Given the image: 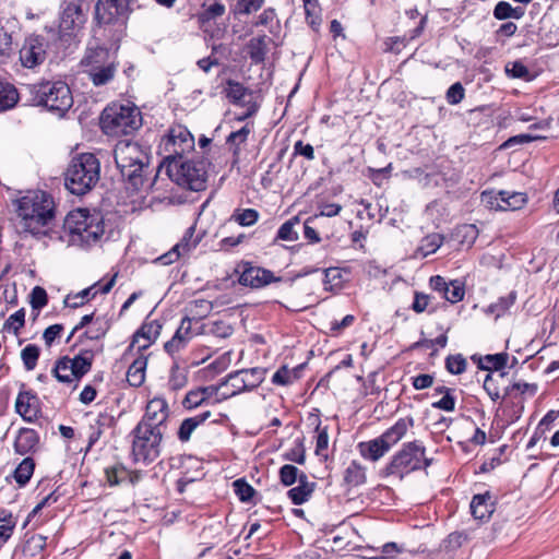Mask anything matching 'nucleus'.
<instances>
[{"instance_id":"f257e3e1","label":"nucleus","mask_w":559,"mask_h":559,"mask_svg":"<svg viewBox=\"0 0 559 559\" xmlns=\"http://www.w3.org/2000/svg\"><path fill=\"white\" fill-rule=\"evenodd\" d=\"M19 226L33 236L47 235L55 217V203L45 191H28L17 200Z\"/></svg>"},{"instance_id":"f03ea898","label":"nucleus","mask_w":559,"mask_h":559,"mask_svg":"<svg viewBox=\"0 0 559 559\" xmlns=\"http://www.w3.org/2000/svg\"><path fill=\"white\" fill-rule=\"evenodd\" d=\"M100 177V163L92 153H83L72 158L66 171V187L76 195L92 190Z\"/></svg>"},{"instance_id":"7ed1b4c3","label":"nucleus","mask_w":559,"mask_h":559,"mask_svg":"<svg viewBox=\"0 0 559 559\" xmlns=\"http://www.w3.org/2000/svg\"><path fill=\"white\" fill-rule=\"evenodd\" d=\"M114 155L122 177L138 190L143 185V170L148 165L146 151L138 142L120 141L115 147Z\"/></svg>"},{"instance_id":"20e7f679","label":"nucleus","mask_w":559,"mask_h":559,"mask_svg":"<svg viewBox=\"0 0 559 559\" xmlns=\"http://www.w3.org/2000/svg\"><path fill=\"white\" fill-rule=\"evenodd\" d=\"M64 228L69 231L70 241L79 246H92L104 235L105 227L99 214H91L86 210L70 212L64 221Z\"/></svg>"},{"instance_id":"39448f33","label":"nucleus","mask_w":559,"mask_h":559,"mask_svg":"<svg viewBox=\"0 0 559 559\" xmlns=\"http://www.w3.org/2000/svg\"><path fill=\"white\" fill-rule=\"evenodd\" d=\"M32 100L62 117L73 105L69 85L63 81H46L28 86Z\"/></svg>"},{"instance_id":"423d86ee","label":"nucleus","mask_w":559,"mask_h":559,"mask_svg":"<svg viewBox=\"0 0 559 559\" xmlns=\"http://www.w3.org/2000/svg\"><path fill=\"white\" fill-rule=\"evenodd\" d=\"M142 126V116L138 107L131 104H111L100 116V127L110 136L132 133Z\"/></svg>"},{"instance_id":"0eeeda50","label":"nucleus","mask_w":559,"mask_h":559,"mask_svg":"<svg viewBox=\"0 0 559 559\" xmlns=\"http://www.w3.org/2000/svg\"><path fill=\"white\" fill-rule=\"evenodd\" d=\"M209 163L204 158L179 160L171 159L168 175L178 186L192 191H202L206 187Z\"/></svg>"},{"instance_id":"6e6552de","label":"nucleus","mask_w":559,"mask_h":559,"mask_svg":"<svg viewBox=\"0 0 559 559\" xmlns=\"http://www.w3.org/2000/svg\"><path fill=\"white\" fill-rule=\"evenodd\" d=\"M431 461L425 456V448L420 442L414 441L403 448L392 457L383 473L385 476H396L402 479L405 475L427 467Z\"/></svg>"},{"instance_id":"1a4fd4ad","label":"nucleus","mask_w":559,"mask_h":559,"mask_svg":"<svg viewBox=\"0 0 559 559\" xmlns=\"http://www.w3.org/2000/svg\"><path fill=\"white\" fill-rule=\"evenodd\" d=\"M132 455L134 461L151 463L160 454L163 431L147 428L144 424H138L133 430Z\"/></svg>"},{"instance_id":"9d476101","label":"nucleus","mask_w":559,"mask_h":559,"mask_svg":"<svg viewBox=\"0 0 559 559\" xmlns=\"http://www.w3.org/2000/svg\"><path fill=\"white\" fill-rule=\"evenodd\" d=\"M82 62L87 67L88 78L95 86L105 85L115 76L116 64L106 48H88Z\"/></svg>"},{"instance_id":"9b49d317","label":"nucleus","mask_w":559,"mask_h":559,"mask_svg":"<svg viewBox=\"0 0 559 559\" xmlns=\"http://www.w3.org/2000/svg\"><path fill=\"white\" fill-rule=\"evenodd\" d=\"M194 147V138L190 131L181 124L173 126L167 134H165L159 143L160 153L165 154V158L177 159Z\"/></svg>"},{"instance_id":"f8f14e48","label":"nucleus","mask_w":559,"mask_h":559,"mask_svg":"<svg viewBox=\"0 0 559 559\" xmlns=\"http://www.w3.org/2000/svg\"><path fill=\"white\" fill-rule=\"evenodd\" d=\"M92 367L91 355H78L74 358L62 357L56 361L52 373L59 382L79 381Z\"/></svg>"},{"instance_id":"ddd939ff","label":"nucleus","mask_w":559,"mask_h":559,"mask_svg":"<svg viewBox=\"0 0 559 559\" xmlns=\"http://www.w3.org/2000/svg\"><path fill=\"white\" fill-rule=\"evenodd\" d=\"M84 0H72L68 2L61 13L59 29L62 36L75 37L85 23Z\"/></svg>"},{"instance_id":"4468645a","label":"nucleus","mask_w":559,"mask_h":559,"mask_svg":"<svg viewBox=\"0 0 559 559\" xmlns=\"http://www.w3.org/2000/svg\"><path fill=\"white\" fill-rule=\"evenodd\" d=\"M202 333L201 322L194 318H183L175 335L165 343V350L174 356L181 352L190 343V341Z\"/></svg>"},{"instance_id":"2eb2a0df","label":"nucleus","mask_w":559,"mask_h":559,"mask_svg":"<svg viewBox=\"0 0 559 559\" xmlns=\"http://www.w3.org/2000/svg\"><path fill=\"white\" fill-rule=\"evenodd\" d=\"M48 41L38 35L25 38L20 49V61L23 67L34 69L40 66L47 58Z\"/></svg>"},{"instance_id":"dca6fc26","label":"nucleus","mask_w":559,"mask_h":559,"mask_svg":"<svg viewBox=\"0 0 559 559\" xmlns=\"http://www.w3.org/2000/svg\"><path fill=\"white\" fill-rule=\"evenodd\" d=\"M313 217L304 213H298L285 222L278 229L276 239L284 241H295L298 238L297 226H301L307 239L314 240V228L312 227Z\"/></svg>"},{"instance_id":"f3484780","label":"nucleus","mask_w":559,"mask_h":559,"mask_svg":"<svg viewBox=\"0 0 559 559\" xmlns=\"http://www.w3.org/2000/svg\"><path fill=\"white\" fill-rule=\"evenodd\" d=\"M169 416L168 404L164 399L154 397L148 401L145 414L139 424H144L147 428L165 431V424Z\"/></svg>"},{"instance_id":"a211bd4d","label":"nucleus","mask_w":559,"mask_h":559,"mask_svg":"<svg viewBox=\"0 0 559 559\" xmlns=\"http://www.w3.org/2000/svg\"><path fill=\"white\" fill-rule=\"evenodd\" d=\"M126 0H98L95 5V19L98 24L116 23L126 12Z\"/></svg>"},{"instance_id":"6ab92c4d","label":"nucleus","mask_w":559,"mask_h":559,"mask_svg":"<svg viewBox=\"0 0 559 559\" xmlns=\"http://www.w3.org/2000/svg\"><path fill=\"white\" fill-rule=\"evenodd\" d=\"M265 371L262 368L238 370L230 373L229 383L238 393L257 388L264 380Z\"/></svg>"},{"instance_id":"aec40b11","label":"nucleus","mask_w":559,"mask_h":559,"mask_svg":"<svg viewBox=\"0 0 559 559\" xmlns=\"http://www.w3.org/2000/svg\"><path fill=\"white\" fill-rule=\"evenodd\" d=\"M274 281L276 277L271 271L251 264L245 266L239 277L240 284L254 288L263 287Z\"/></svg>"},{"instance_id":"412c9836","label":"nucleus","mask_w":559,"mask_h":559,"mask_svg":"<svg viewBox=\"0 0 559 559\" xmlns=\"http://www.w3.org/2000/svg\"><path fill=\"white\" fill-rule=\"evenodd\" d=\"M469 508L475 520L486 522L495 511L493 496L489 491L475 495L471 501Z\"/></svg>"},{"instance_id":"4be33fe9","label":"nucleus","mask_w":559,"mask_h":559,"mask_svg":"<svg viewBox=\"0 0 559 559\" xmlns=\"http://www.w3.org/2000/svg\"><path fill=\"white\" fill-rule=\"evenodd\" d=\"M16 412L27 421H34L39 415L38 399L29 392H21L15 402Z\"/></svg>"},{"instance_id":"5701e85b","label":"nucleus","mask_w":559,"mask_h":559,"mask_svg":"<svg viewBox=\"0 0 559 559\" xmlns=\"http://www.w3.org/2000/svg\"><path fill=\"white\" fill-rule=\"evenodd\" d=\"M317 462L324 463V471L320 479H328L333 468V457L328 453L329 436L326 429H320L317 426Z\"/></svg>"},{"instance_id":"b1692460","label":"nucleus","mask_w":559,"mask_h":559,"mask_svg":"<svg viewBox=\"0 0 559 559\" xmlns=\"http://www.w3.org/2000/svg\"><path fill=\"white\" fill-rule=\"evenodd\" d=\"M194 230L189 228L180 242H178L171 251L162 255L159 260L163 264H169L176 261L179 257L189 253L198 245V240L193 238Z\"/></svg>"},{"instance_id":"393cba45","label":"nucleus","mask_w":559,"mask_h":559,"mask_svg":"<svg viewBox=\"0 0 559 559\" xmlns=\"http://www.w3.org/2000/svg\"><path fill=\"white\" fill-rule=\"evenodd\" d=\"M38 433L31 428H21L14 441V449L19 454L34 452L38 445Z\"/></svg>"},{"instance_id":"a878e982","label":"nucleus","mask_w":559,"mask_h":559,"mask_svg":"<svg viewBox=\"0 0 559 559\" xmlns=\"http://www.w3.org/2000/svg\"><path fill=\"white\" fill-rule=\"evenodd\" d=\"M358 450L362 457L376 462L389 452L390 449L380 436L372 440L358 443Z\"/></svg>"},{"instance_id":"bb28decb","label":"nucleus","mask_w":559,"mask_h":559,"mask_svg":"<svg viewBox=\"0 0 559 559\" xmlns=\"http://www.w3.org/2000/svg\"><path fill=\"white\" fill-rule=\"evenodd\" d=\"M412 426V418H400L391 428L381 435V438L386 443L389 449H391L406 435L408 428Z\"/></svg>"},{"instance_id":"cd10ccee","label":"nucleus","mask_w":559,"mask_h":559,"mask_svg":"<svg viewBox=\"0 0 559 559\" xmlns=\"http://www.w3.org/2000/svg\"><path fill=\"white\" fill-rule=\"evenodd\" d=\"M115 424V417L105 412L99 413L94 420V424H91L90 429L91 432L88 435V447L95 444L102 437L104 430L106 428H110Z\"/></svg>"},{"instance_id":"c85d7f7f","label":"nucleus","mask_w":559,"mask_h":559,"mask_svg":"<svg viewBox=\"0 0 559 559\" xmlns=\"http://www.w3.org/2000/svg\"><path fill=\"white\" fill-rule=\"evenodd\" d=\"M211 416V412H204L193 417L186 418L181 421L178 429V439L181 442H187L190 440L192 433L195 429L202 425L209 417Z\"/></svg>"},{"instance_id":"c756f323","label":"nucleus","mask_w":559,"mask_h":559,"mask_svg":"<svg viewBox=\"0 0 559 559\" xmlns=\"http://www.w3.org/2000/svg\"><path fill=\"white\" fill-rule=\"evenodd\" d=\"M147 360L145 357L140 356L136 358L127 371V381L132 386H140L145 380V369Z\"/></svg>"},{"instance_id":"7c9ffc66","label":"nucleus","mask_w":559,"mask_h":559,"mask_svg":"<svg viewBox=\"0 0 559 559\" xmlns=\"http://www.w3.org/2000/svg\"><path fill=\"white\" fill-rule=\"evenodd\" d=\"M478 228L474 224H463L455 227L454 239L462 246L471 248L478 237Z\"/></svg>"},{"instance_id":"2f4dec72","label":"nucleus","mask_w":559,"mask_h":559,"mask_svg":"<svg viewBox=\"0 0 559 559\" xmlns=\"http://www.w3.org/2000/svg\"><path fill=\"white\" fill-rule=\"evenodd\" d=\"M501 202H502V211H515L522 209L526 202L527 197L523 192L515 191H500Z\"/></svg>"},{"instance_id":"473e14b6","label":"nucleus","mask_w":559,"mask_h":559,"mask_svg":"<svg viewBox=\"0 0 559 559\" xmlns=\"http://www.w3.org/2000/svg\"><path fill=\"white\" fill-rule=\"evenodd\" d=\"M116 282V275H114L109 281H107L105 284L96 283L93 286L83 289L74 298L80 299V301L73 302L74 307H78L80 305L84 304V299L88 298L90 296L95 297L98 293L107 294L111 290Z\"/></svg>"},{"instance_id":"72a5a7b5","label":"nucleus","mask_w":559,"mask_h":559,"mask_svg":"<svg viewBox=\"0 0 559 559\" xmlns=\"http://www.w3.org/2000/svg\"><path fill=\"white\" fill-rule=\"evenodd\" d=\"M248 55L255 63L262 62L267 51V36H258L249 40Z\"/></svg>"},{"instance_id":"f704fd0d","label":"nucleus","mask_w":559,"mask_h":559,"mask_svg":"<svg viewBox=\"0 0 559 559\" xmlns=\"http://www.w3.org/2000/svg\"><path fill=\"white\" fill-rule=\"evenodd\" d=\"M344 480L346 481V484L353 487H357L365 484L366 468L356 461H353L345 471Z\"/></svg>"},{"instance_id":"c9c22d12","label":"nucleus","mask_w":559,"mask_h":559,"mask_svg":"<svg viewBox=\"0 0 559 559\" xmlns=\"http://www.w3.org/2000/svg\"><path fill=\"white\" fill-rule=\"evenodd\" d=\"M19 93L16 88L7 82L0 81V110H7L16 105Z\"/></svg>"},{"instance_id":"e433bc0d","label":"nucleus","mask_w":559,"mask_h":559,"mask_svg":"<svg viewBox=\"0 0 559 559\" xmlns=\"http://www.w3.org/2000/svg\"><path fill=\"white\" fill-rule=\"evenodd\" d=\"M188 383V370L178 364H174L168 379V386L171 391H179Z\"/></svg>"},{"instance_id":"4c0bfd02","label":"nucleus","mask_w":559,"mask_h":559,"mask_svg":"<svg viewBox=\"0 0 559 559\" xmlns=\"http://www.w3.org/2000/svg\"><path fill=\"white\" fill-rule=\"evenodd\" d=\"M509 355L507 353H499L495 355H486L479 358V368L484 370H501L508 364Z\"/></svg>"},{"instance_id":"58836bf2","label":"nucleus","mask_w":559,"mask_h":559,"mask_svg":"<svg viewBox=\"0 0 559 559\" xmlns=\"http://www.w3.org/2000/svg\"><path fill=\"white\" fill-rule=\"evenodd\" d=\"M34 468H35L34 460L32 457H25L17 465V467L15 468V471L13 473V477H14L15 481L20 486H25L29 481V479L34 473Z\"/></svg>"},{"instance_id":"ea45409f","label":"nucleus","mask_w":559,"mask_h":559,"mask_svg":"<svg viewBox=\"0 0 559 559\" xmlns=\"http://www.w3.org/2000/svg\"><path fill=\"white\" fill-rule=\"evenodd\" d=\"M162 325L157 321L145 322L135 333V342L145 338L146 344H153L160 333Z\"/></svg>"},{"instance_id":"a19ab883","label":"nucleus","mask_w":559,"mask_h":559,"mask_svg":"<svg viewBox=\"0 0 559 559\" xmlns=\"http://www.w3.org/2000/svg\"><path fill=\"white\" fill-rule=\"evenodd\" d=\"M443 236L438 233L430 234L426 236L418 247V252L423 257H428L429 254L435 253L443 243Z\"/></svg>"},{"instance_id":"79ce46f5","label":"nucleus","mask_w":559,"mask_h":559,"mask_svg":"<svg viewBox=\"0 0 559 559\" xmlns=\"http://www.w3.org/2000/svg\"><path fill=\"white\" fill-rule=\"evenodd\" d=\"M252 128L249 124L243 126L241 129L231 132L227 138V143L233 148L234 155L237 156L241 150V145L247 141Z\"/></svg>"},{"instance_id":"37998d69","label":"nucleus","mask_w":559,"mask_h":559,"mask_svg":"<svg viewBox=\"0 0 559 559\" xmlns=\"http://www.w3.org/2000/svg\"><path fill=\"white\" fill-rule=\"evenodd\" d=\"M258 219L259 213L253 209L236 210L230 216V221L245 227L254 225Z\"/></svg>"},{"instance_id":"c03bdc74","label":"nucleus","mask_w":559,"mask_h":559,"mask_svg":"<svg viewBox=\"0 0 559 559\" xmlns=\"http://www.w3.org/2000/svg\"><path fill=\"white\" fill-rule=\"evenodd\" d=\"M106 480L110 486H117L127 481L129 469L123 465L117 464L105 469Z\"/></svg>"},{"instance_id":"a18cd8bd","label":"nucleus","mask_w":559,"mask_h":559,"mask_svg":"<svg viewBox=\"0 0 559 559\" xmlns=\"http://www.w3.org/2000/svg\"><path fill=\"white\" fill-rule=\"evenodd\" d=\"M305 476L300 475V485L288 490V496L295 504H301L307 501L311 495V487L305 483Z\"/></svg>"},{"instance_id":"49530a36","label":"nucleus","mask_w":559,"mask_h":559,"mask_svg":"<svg viewBox=\"0 0 559 559\" xmlns=\"http://www.w3.org/2000/svg\"><path fill=\"white\" fill-rule=\"evenodd\" d=\"M227 97L235 104H245L249 95L248 90L240 83L228 81L226 87Z\"/></svg>"},{"instance_id":"de8ad7c7","label":"nucleus","mask_w":559,"mask_h":559,"mask_svg":"<svg viewBox=\"0 0 559 559\" xmlns=\"http://www.w3.org/2000/svg\"><path fill=\"white\" fill-rule=\"evenodd\" d=\"M343 278L341 270L330 267L324 271L323 287L325 290H337L342 288Z\"/></svg>"},{"instance_id":"09e8293b","label":"nucleus","mask_w":559,"mask_h":559,"mask_svg":"<svg viewBox=\"0 0 559 559\" xmlns=\"http://www.w3.org/2000/svg\"><path fill=\"white\" fill-rule=\"evenodd\" d=\"M39 357V348L34 344L26 345L21 352V358L26 370H33Z\"/></svg>"},{"instance_id":"8fccbe9b","label":"nucleus","mask_w":559,"mask_h":559,"mask_svg":"<svg viewBox=\"0 0 559 559\" xmlns=\"http://www.w3.org/2000/svg\"><path fill=\"white\" fill-rule=\"evenodd\" d=\"M108 328H109V325L106 320H104L102 318H96L87 326V330L85 331V336L90 340H99L103 336H105V334L108 331Z\"/></svg>"},{"instance_id":"3c124183","label":"nucleus","mask_w":559,"mask_h":559,"mask_svg":"<svg viewBox=\"0 0 559 559\" xmlns=\"http://www.w3.org/2000/svg\"><path fill=\"white\" fill-rule=\"evenodd\" d=\"M468 542V535L465 532H453L448 535V537L443 540L442 547L447 551H455L460 547H462L465 543Z\"/></svg>"},{"instance_id":"603ef678","label":"nucleus","mask_w":559,"mask_h":559,"mask_svg":"<svg viewBox=\"0 0 559 559\" xmlns=\"http://www.w3.org/2000/svg\"><path fill=\"white\" fill-rule=\"evenodd\" d=\"M376 552L371 556V559H394L401 551L402 548L395 543H386L378 549H373Z\"/></svg>"},{"instance_id":"864d4df0","label":"nucleus","mask_w":559,"mask_h":559,"mask_svg":"<svg viewBox=\"0 0 559 559\" xmlns=\"http://www.w3.org/2000/svg\"><path fill=\"white\" fill-rule=\"evenodd\" d=\"M515 296L511 293L507 297H501L497 302L488 307V312L493 313L496 318L503 316L507 310L514 304Z\"/></svg>"},{"instance_id":"5fc2aeb1","label":"nucleus","mask_w":559,"mask_h":559,"mask_svg":"<svg viewBox=\"0 0 559 559\" xmlns=\"http://www.w3.org/2000/svg\"><path fill=\"white\" fill-rule=\"evenodd\" d=\"M464 294L463 284L459 281H453L449 283L448 288L442 297L448 301L455 304L463 299Z\"/></svg>"},{"instance_id":"6e6d98bb","label":"nucleus","mask_w":559,"mask_h":559,"mask_svg":"<svg viewBox=\"0 0 559 559\" xmlns=\"http://www.w3.org/2000/svg\"><path fill=\"white\" fill-rule=\"evenodd\" d=\"M466 359L462 355L449 356L445 359L447 370L452 374H461L466 369Z\"/></svg>"},{"instance_id":"4d7b16f0","label":"nucleus","mask_w":559,"mask_h":559,"mask_svg":"<svg viewBox=\"0 0 559 559\" xmlns=\"http://www.w3.org/2000/svg\"><path fill=\"white\" fill-rule=\"evenodd\" d=\"M25 321V311L24 309H20L13 314L9 317V319L4 323V329L8 332H12L16 334L19 330L24 325Z\"/></svg>"},{"instance_id":"13d9d810","label":"nucleus","mask_w":559,"mask_h":559,"mask_svg":"<svg viewBox=\"0 0 559 559\" xmlns=\"http://www.w3.org/2000/svg\"><path fill=\"white\" fill-rule=\"evenodd\" d=\"M234 489L238 498L242 502H248L254 495V489L243 479H237L234 481Z\"/></svg>"},{"instance_id":"bf43d9fd","label":"nucleus","mask_w":559,"mask_h":559,"mask_svg":"<svg viewBox=\"0 0 559 559\" xmlns=\"http://www.w3.org/2000/svg\"><path fill=\"white\" fill-rule=\"evenodd\" d=\"M300 477L299 469L290 464H286L280 469V478L283 485L290 486Z\"/></svg>"},{"instance_id":"052dcab7","label":"nucleus","mask_w":559,"mask_h":559,"mask_svg":"<svg viewBox=\"0 0 559 559\" xmlns=\"http://www.w3.org/2000/svg\"><path fill=\"white\" fill-rule=\"evenodd\" d=\"M465 96V90L460 82L452 84L447 91L445 98L450 105L460 104Z\"/></svg>"},{"instance_id":"680f3d73","label":"nucleus","mask_w":559,"mask_h":559,"mask_svg":"<svg viewBox=\"0 0 559 559\" xmlns=\"http://www.w3.org/2000/svg\"><path fill=\"white\" fill-rule=\"evenodd\" d=\"M297 377L298 376L295 369L290 370L286 367H282L273 374L272 381L275 384L286 385L293 380L297 379Z\"/></svg>"},{"instance_id":"e2e57ef3","label":"nucleus","mask_w":559,"mask_h":559,"mask_svg":"<svg viewBox=\"0 0 559 559\" xmlns=\"http://www.w3.org/2000/svg\"><path fill=\"white\" fill-rule=\"evenodd\" d=\"M481 202L490 210L502 211L501 195L499 192L484 191L480 195Z\"/></svg>"},{"instance_id":"0e129e2a","label":"nucleus","mask_w":559,"mask_h":559,"mask_svg":"<svg viewBox=\"0 0 559 559\" xmlns=\"http://www.w3.org/2000/svg\"><path fill=\"white\" fill-rule=\"evenodd\" d=\"M263 2L264 0H237L236 9L240 14H251L257 12Z\"/></svg>"},{"instance_id":"69168bd1","label":"nucleus","mask_w":559,"mask_h":559,"mask_svg":"<svg viewBox=\"0 0 559 559\" xmlns=\"http://www.w3.org/2000/svg\"><path fill=\"white\" fill-rule=\"evenodd\" d=\"M518 392L520 394L528 393L530 395H534L537 391V385L534 383L527 382H514L506 389L507 395H512L513 392Z\"/></svg>"},{"instance_id":"338daca9","label":"nucleus","mask_w":559,"mask_h":559,"mask_svg":"<svg viewBox=\"0 0 559 559\" xmlns=\"http://www.w3.org/2000/svg\"><path fill=\"white\" fill-rule=\"evenodd\" d=\"M203 403L204 397L200 388L189 391L183 400V406L189 409L195 408L202 405Z\"/></svg>"},{"instance_id":"774afa93","label":"nucleus","mask_w":559,"mask_h":559,"mask_svg":"<svg viewBox=\"0 0 559 559\" xmlns=\"http://www.w3.org/2000/svg\"><path fill=\"white\" fill-rule=\"evenodd\" d=\"M355 321V317L353 314L345 316L341 321H333L330 323L329 332L332 335L340 334L344 329L350 326Z\"/></svg>"}]
</instances>
